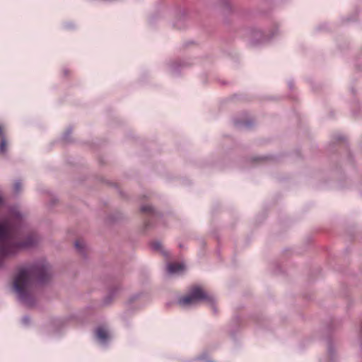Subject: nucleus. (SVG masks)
<instances>
[{
  "mask_svg": "<svg viewBox=\"0 0 362 362\" xmlns=\"http://www.w3.org/2000/svg\"><path fill=\"white\" fill-rule=\"evenodd\" d=\"M48 264L44 262L20 268L14 277L13 288L19 298L30 305L32 301L33 288L35 281L45 283L50 278Z\"/></svg>",
  "mask_w": 362,
  "mask_h": 362,
  "instance_id": "nucleus-1",
  "label": "nucleus"
},
{
  "mask_svg": "<svg viewBox=\"0 0 362 362\" xmlns=\"http://www.w3.org/2000/svg\"><path fill=\"white\" fill-rule=\"evenodd\" d=\"M1 202L2 198L0 197V204ZM16 230V226L11 221H0V266L6 257L14 254L21 247L32 245L35 242L32 236L24 242H18Z\"/></svg>",
  "mask_w": 362,
  "mask_h": 362,
  "instance_id": "nucleus-2",
  "label": "nucleus"
},
{
  "mask_svg": "<svg viewBox=\"0 0 362 362\" xmlns=\"http://www.w3.org/2000/svg\"><path fill=\"white\" fill-rule=\"evenodd\" d=\"M211 300L212 298L200 286H194L191 288L188 295L179 299L180 305L186 306L195 304L200 300Z\"/></svg>",
  "mask_w": 362,
  "mask_h": 362,
  "instance_id": "nucleus-3",
  "label": "nucleus"
},
{
  "mask_svg": "<svg viewBox=\"0 0 362 362\" xmlns=\"http://www.w3.org/2000/svg\"><path fill=\"white\" fill-rule=\"evenodd\" d=\"M185 267L180 263H170L168 265V272L170 274H175L183 271Z\"/></svg>",
  "mask_w": 362,
  "mask_h": 362,
  "instance_id": "nucleus-4",
  "label": "nucleus"
},
{
  "mask_svg": "<svg viewBox=\"0 0 362 362\" xmlns=\"http://www.w3.org/2000/svg\"><path fill=\"white\" fill-rule=\"evenodd\" d=\"M0 153H4L6 151V146H7V141L6 140L4 133V127L0 124Z\"/></svg>",
  "mask_w": 362,
  "mask_h": 362,
  "instance_id": "nucleus-5",
  "label": "nucleus"
},
{
  "mask_svg": "<svg viewBox=\"0 0 362 362\" xmlns=\"http://www.w3.org/2000/svg\"><path fill=\"white\" fill-rule=\"evenodd\" d=\"M95 334L97 338L103 342L105 341L108 339V332L103 327H98L96 329Z\"/></svg>",
  "mask_w": 362,
  "mask_h": 362,
  "instance_id": "nucleus-6",
  "label": "nucleus"
},
{
  "mask_svg": "<svg viewBox=\"0 0 362 362\" xmlns=\"http://www.w3.org/2000/svg\"><path fill=\"white\" fill-rule=\"evenodd\" d=\"M141 211L144 213L153 214V209L151 206H144L141 207Z\"/></svg>",
  "mask_w": 362,
  "mask_h": 362,
  "instance_id": "nucleus-7",
  "label": "nucleus"
},
{
  "mask_svg": "<svg viewBox=\"0 0 362 362\" xmlns=\"http://www.w3.org/2000/svg\"><path fill=\"white\" fill-rule=\"evenodd\" d=\"M84 246V243L83 240H77L76 241L75 243V247H76V249H78V250H81L82 248Z\"/></svg>",
  "mask_w": 362,
  "mask_h": 362,
  "instance_id": "nucleus-8",
  "label": "nucleus"
},
{
  "mask_svg": "<svg viewBox=\"0 0 362 362\" xmlns=\"http://www.w3.org/2000/svg\"><path fill=\"white\" fill-rule=\"evenodd\" d=\"M151 246L155 250H160L162 249V245L160 243L158 242H154L151 244Z\"/></svg>",
  "mask_w": 362,
  "mask_h": 362,
  "instance_id": "nucleus-9",
  "label": "nucleus"
},
{
  "mask_svg": "<svg viewBox=\"0 0 362 362\" xmlns=\"http://www.w3.org/2000/svg\"><path fill=\"white\" fill-rule=\"evenodd\" d=\"M14 188H15V190L16 192H18L19 190V189L21 188V183L20 182H16L15 185H14Z\"/></svg>",
  "mask_w": 362,
  "mask_h": 362,
  "instance_id": "nucleus-10",
  "label": "nucleus"
},
{
  "mask_svg": "<svg viewBox=\"0 0 362 362\" xmlns=\"http://www.w3.org/2000/svg\"><path fill=\"white\" fill-rule=\"evenodd\" d=\"M16 219H17L18 221H20L21 220V218L18 216L16 217Z\"/></svg>",
  "mask_w": 362,
  "mask_h": 362,
  "instance_id": "nucleus-11",
  "label": "nucleus"
}]
</instances>
